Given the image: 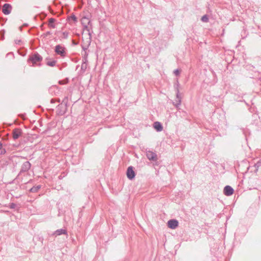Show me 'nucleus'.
Instances as JSON below:
<instances>
[{"mask_svg":"<svg viewBox=\"0 0 261 261\" xmlns=\"http://www.w3.org/2000/svg\"><path fill=\"white\" fill-rule=\"evenodd\" d=\"M42 60V57L38 53H35L30 55L28 59V62H31L33 66L36 65H37V63L41 62Z\"/></svg>","mask_w":261,"mask_h":261,"instance_id":"nucleus-1","label":"nucleus"},{"mask_svg":"<svg viewBox=\"0 0 261 261\" xmlns=\"http://www.w3.org/2000/svg\"><path fill=\"white\" fill-rule=\"evenodd\" d=\"M55 52L58 55L64 58L66 55V48L63 46L58 44L55 47Z\"/></svg>","mask_w":261,"mask_h":261,"instance_id":"nucleus-2","label":"nucleus"},{"mask_svg":"<svg viewBox=\"0 0 261 261\" xmlns=\"http://www.w3.org/2000/svg\"><path fill=\"white\" fill-rule=\"evenodd\" d=\"M31 167V164L29 161L24 162L21 165L19 175L28 172Z\"/></svg>","mask_w":261,"mask_h":261,"instance_id":"nucleus-3","label":"nucleus"},{"mask_svg":"<svg viewBox=\"0 0 261 261\" xmlns=\"http://www.w3.org/2000/svg\"><path fill=\"white\" fill-rule=\"evenodd\" d=\"M67 106L63 105V103H60L57 107V112L59 115H63L66 111Z\"/></svg>","mask_w":261,"mask_h":261,"instance_id":"nucleus-4","label":"nucleus"},{"mask_svg":"<svg viewBox=\"0 0 261 261\" xmlns=\"http://www.w3.org/2000/svg\"><path fill=\"white\" fill-rule=\"evenodd\" d=\"M126 175L127 178L129 179H132L135 177L136 174L133 166H129L127 168L126 171Z\"/></svg>","mask_w":261,"mask_h":261,"instance_id":"nucleus-5","label":"nucleus"},{"mask_svg":"<svg viewBox=\"0 0 261 261\" xmlns=\"http://www.w3.org/2000/svg\"><path fill=\"white\" fill-rule=\"evenodd\" d=\"M12 10V6L10 4L6 3L2 7V12L5 15L9 14Z\"/></svg>","mask_w":261,"mask_h":261,"instance_id":"nucleus-6","label":"nucleus"},{"mask_svg":"<svg viewBox=\"0 0 261 261\" xmlns=\"http://www.w3.org/2000/svg\"><path fill=\"white\" fill-rule=\"evenodd\" d=\"M146 156L150 161H156L158 160L157 154L156 153L151 151H148L146 152Z\"/></svg>","mask_w":261,"mask_h":261,"instance_id":"nucleus-7","label":"nucleus"},{"mask_svg":"<svg viewBox=\"0 0 261 261\" xmlns=\"http://www.w3.org/2000/svg\"><path fill=\"white\" fill-rule=\"evenodd\" d=\"M168 227L171 229H175L178 225V222L175 219H171L168 221Z\"/></svg>","mask_w":261,"mask_h":261,"instance_id":"nucleus-8","label":"nucleus"},{"mask_svg":"<svg viewBox=\"0 0 261 261\" xmlns=\"http://www.w3.org/2000/svg\"><path fill=\"white\" fill-rule=\"evenodd\" d=\"M234 190L230 186H226L223 190V193L226 196H230L233 194Z\"/></svg>","mask_w":261,"mask_h":261,"instance_id":"nucleus-9","label":"nucleus"},{"mask_svg":"<svg viewBox=\"0 0 261 261\" xmlns=\"http://www.w3.org/2000/svg\"><path fill=\"white\" fill-rule=\"evenodd\" d=\"M176 91V98L177 99V100H176V101L173 102V105L176 108H178V107L181 104V97L179 95V90H177V91Z\"/></svg>","mask_w":261,"mask_h":261,"instance_id":"nucleus-10","label":"nucleus"},{"mask_svg":"<svg viewBox=\"0 0 261 261\" xmlns=\"http://www.w3.org/2000/svg\"><path fill=\"white\" fill-rule=\"evenodd\" d=\"M13 138L14 140L17 139L22 134L21 130L15 128L13 130Z\"/></svg>","mask_w":261,"mask_h":261,"instance_id":"nucleus-11","label":"nucleus"},{"mask_svg":"<svg viewBox=\"0 0 261 261\" xmlns=\"http://www.w3.org/2000/svg\"><path fill=\"white\" fill-rule=\"evenodd\" d=\"M153 127L157 132H161L163 130V126L160 122L156 121L154 122Z\"/></svg>","mask_w":261,"mask_h":261,"instance_id":"nucleus-12","label":"nucleus"},{"mask_svg":"<svg viewBox=\"0 0 261 261\" xmlns=\"http://www.w3.org/2000/svg\"><path fill=\"white\" fill-rule=\"evenodd\" d=\"M67 233V231L65 229H59L55 231L54 234L56 236H60L61 234H66Z\"/></svg>","mask_w":261,"mask_h":261,"instance_id":"nucleus-13","label":"nucleus"},{"mask_svg":"<svg viewBox=\"0 0 261 261\" xmlns=\"http://www.w3.org/2000/svg\"><path fill=\"white\" fill-rule=\"evenodd\" d=\"M87 63H88V60H85V61L83 60V62L81 65V71H83V72H84L87 67Z\"/></svg>","mask_w":261,"mask_h":261,"instance_id":"nucleus-14","label":"nucleus"},{"mask_svg":"<svg viewBox=\"0 0 261 261\" xmlns=\"http://www.w3.org/2000/svg\"><path fill=\"white\" fill-rule=\"evenodd\" d=\"M55 21H56V19L55 18H49V20H48V26L50 28H53V29L55 28L56 26L54 24V22H55Z\"/></svg>","mask_w":261,"mask_h":261,"instance_id":"nucleus-15","label":"nucleus"},{"mask_svg":"<svg viewBox=\"0 0 261 261\" xmlns=\"http://www.w3.org/2000/svg\"><path fill=\"white\" fill-rule=\"evenodd\" d=\"M41 187V185L34 186L32 188H31V189L30 190V192L32 193H36L39 190V189H40Z\"/></svg>","mask_w":261,"mask_h":261,"instance_id":"nucleus-16","label":"nucleus"},{"mask_svg":"<svg viewBox=\"0 0 261 261\" xmlns=\"http://www.w3.org/2000/svg\"><path fill=\"white\" fill-rule=\"evenodd\" d=\"M57 61L55 60L49 61L46 62V65L50 67H54L56 66Z\"/></svg>","mask_w":261,"mask_h":261,"instance_id":"nucleus-17","label":"nucleus"},{"mask_svg":"<svg viewBox=\"0 0 261 261\" xmlns=\"http://www.w3.org/2000/svg\"><path fill=\"white\" fill-rule=\"evenodd\" d=\"M180 84L179 83L178 79L176 80L174 84V88L175 90V91L179 90V87Z\"/></svg>","mask_w":261,"mask_h":261,"instance_id":"nucleus-18","label":"nucleus"},{"mask_svg":"<svg viewBox=\"0 0 261 261\" xmlns=\"http://www.w3.org/2000/svg\"><path fill=\"white\" fill-rule=\"evenodd\" d=\"M6 152V149L3 148V144L1 142H0V154H4Z\"/></svg>","mask_w":261,"mask_h":261,"instance_id":"nucleus-19","label":"nucleus"},{"mask_svg":"<svg viewBox=\"0 0 261 261\" xmlns=\"http://www.w3.org/2000/svg\"><path fill=\"white\" fill-rule=\"evenodd\" d=\"M201 20L203 22H207L208 21V17L207 15H204L201 17Z\"/></svg>","mask_w":261,"mask_h":261,"instance_id":"nucleus-20","label":"nucleus"},{"mask_svg":"<svg viewBox=\"0 0 261 261\" xmlns=\"http://www.w3.org/2000/svg\"><path fill=\"white\" fill-rule=\"evenodd\" d=\"M85 28L88 31V35H89V44H90V42H91V34L90 32V30L88 28V27L87 26H85Z\"/></svg>","mask_w":261,"mask_h":261,"instance_id":"nucleus-21","label":"nucleus"},{"mask_svg":"<svg viewBox=\"0 0 261 261\" xmlns=\"http://www.w3.org/2000/svg\"><path fill=\"white\" fill-rule=\"evenodd\" d=\"M67 102H68V97H65L64 98V99H63L62 102H61V103H63V105H65L66 106H67Z\"/></svg>","mask_w":261,"mask_h":261,"instance_id":"nucleus-22","label":"nucleus"},{"mask_svg":"<svg viewBox=\"0 0 261 261\" xmlns=\"http://www.w3.org/2000/svg\"><path fill=\"white\" fill-rule=\"evenodd\" d=\"M180 73V70L178 69H177L174 71V73L176 76L179 75Z\"/></svg>","mask_w":261,"mask_h":261,"instance_id":"nucleus-23","label":"nucleus"},{"mask_svg":"<svg viewBox=\"0 0 261 261\" xmlns=\"http://www.w3.org/2000/svg\"><path fill=\"white\" fill-rule=\"evenodd\" d=\"M69 19L73 20L74 21H76L77 20L76 16L73 14L69 17Z\"/></svg>","mask_w":261,"mask_h":261,"instance_id":"nucleus-24","label":"nucleus"},{"mask_svg":"<svg viewBox=\"0 0 261 261\" xmlns=\"http://www.w3.org/2000/svg\"><path fill=\"white\" fill-rule=\"evenodd\" d=\"M16 204L14 203H11L10 204V208H11V209H14L15 207H16Z\"/></svg>","mask_w":261,"mask_h":261,"instance_id":"nucleus-25","label":"nucleus"},{"mask_svg":"<svg viewBox=\"0 0 261 261\" xmlns=\"http://www.w3.org/2000/svg\"><path fill=\"white\" fill-rule=\"evenodd\" d=\"M87 57H88V54L86 52V51H85V53H84V56L83 57V60L85 61V60H87Z\"/></svg>","mask_w":261,"mask_h":261,"instance_id":"nucleus-26","label":"nucleus"},{"mask_svg":"<svg viewBox=\"0 0 261 261\" xmlns=\"http://www.w3.org/2000/svg\"><path fill=\"white\" fill-rule=\"evenodd\" d=\"M15 43L16 44L20 45L21 43V40L20 39H16L15 40Z\"/></svg>","mask_w":261,"mask_h":261,"instance_id":"nucleus-27","label":"nucleus"},{"mask_svg":"<svg viewBox=\"0 0 261 261\" xmlns=\"http://www.w3.org/2000/svg\"><path fill=\"white\" fill-rule=\"evenodd\" d=\"M63 35L64 36V38H67L68 37V33L66 32H64L63 33Z\"/></svg>","mask_w":261,"mask_h":261,"instance_id":"nucleus-28","label":"nucleus"},{"mask_svg":"<svg viewBox=\"0 0 261 261\" xmlns=\"http://www.w3.org/2000/svg\"><path fill=\"white\" fill-rule=\"evenodd\" d=\"M261 165V162H257L255 164V166L256 167V168H258Z\"/></svg>","mask_w":261,"mask_h":261,"instance_id":"nucleus-29","label":"nucleus"},{"mask_svg":"<svg viewBox=\"0 0 261 261\" xmlns=\"http://www.w3.org/2000/svg\"><path fill=\"white\" fill-rule=\"evenodd\" d=\"M9 55H12V56H13V57H14V55H13V53H12V52L9 53H8V54H7V56H9Z\"/></svg>","mask_w":261,"mask_h":261,"instance_id":"nucleus-30","label":"nucleus"},{"mask_svg":"<svg viewBox=\"0 0 261 261\" xmlns=\"http://www.w3.org/2000/svg\"><path fill=\"white\" fill-rule=\"evenodd\" d=\"M55 101H56V100H55V99H51L50 100V102H51V103H55Z\"/></svg>","mask_w":261,"mask_h":261,"instance_id":"nucleus-31","label":"nucleus"},{"mask_svg":"<svg viewBox=\"0 0 261 261\" xmlns=\"http://www.w3.org/2000/svg\"><path fill=\"white\" fill-rule=\"evenodd\" d=\"M88 47L83 46V49L85 51L87 49Z\"/></svg>","mask_w":261,"mask_h":261,"instance_id":"nucleus-32","label":"nucleus"},{"mask_svg":"<svg viewBox=\"0 0 261 261\" xmlns=\"http://www.w3.org/2000/svg\"><path fill=\"white\" fill-rule=\"evenodd\" d=\"M255 60H257V61H261V59L259 57L256 58Z\"/></svg>","mask_w":261,"mask_h":261,"instance_id":"nucleus-33","label":"nucleus"},{"mask_svg":"<svg viewBox=\"0 0 261 261\" xmlns=\"http://www.w3.org/2000/svg\"><path fill=\"white\" fill-rule=\"evenodd\" d=\"M50 34V32H47L45 34V36H47Z\"/></svg>","mask_w":261,"mask_h":261,"instance_id":"nucleus-34","label":"nucleus"},{"mask_svg":"<svg viewBox=\"0 0 261 261\" xmlns=\"http://www.w3.org/2000/svg\"><path fill=\"white\" fill-rule=\"evenodd\" d=\"M59 84L61 85L63 84L62 81H59Z\"/></svg>","mask_w":261,"mask_h":261,"instance_id":"nucleus-35","label":"nucleus"},{"mask_svg":"<svg viewBox=\"0 0 261 261\" xmlns=\"http://www.w3.org/2000/svg\"><path fill=\"white\" fill-rule=\"evenodd\" d=\"M57 101H58V102H60V99H57Z\"/></svg>","mask_w":261,"mask_h":261,"instance_id":"nucleus-36","label":"nucleus"}]
</instances>
